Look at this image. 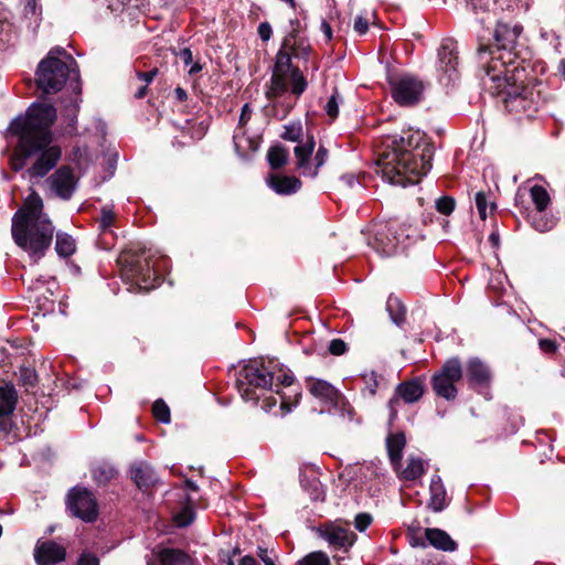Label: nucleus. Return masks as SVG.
I'll use <instances>...</instances> for the list:
<instances>
[{
	"label": "nucleus",
	"mask_w": 565,
	"mask_h": 565,
	"mask_svg": "<svg viewBox=\"0 0 565 565\" xmlns=\"http://www.w3.org/2000/svg\"><path fill=\"white\" fill-rule=\"evenodd\" d=\"M77 179H38L36 184L46 193L68 200L77 188Z\"/></svg>",
	"instance_id": "nucleus-18"
},
{
	"label": "nucleus",
	"mask_w": 565,
	"mask_h": 565,
	"mask_svg": "<svg viewBox=\"0 0 565 565\" xmlns=\"http://www.w3.org/2000/svg\"><path fill=\"white\" fill-rule=\"evenodd\" d=\"M167 262L163 256L154 259L153 256L145 253L136 254L131 252L122 253L117 259L121 278L127 284H131L135 290L154 288L158 279L157 273L166 267Z\"/></svg>",
	"instance_id": "nucleus-6"
},
{
	"label": "nucleus",
	"mask_w": 565,
	"mask_h": 565,
	"mask_svg": "<svg viewBox=\"0 0 565 565\" xmlns=\"http://www.w3.org/2000/svg\"><path fill=\"white\" fill-rule=\"evenodd\" d=\"M361 379L363 381V388L362 393L363 395H369L373 397L376 394L377 387H379V375L375 371H371L369 373H363L361 375Z\"/></svg>",
	"instance_id": "nucleus-39"
},
{
	"label": "nucleus",
	"mask_w": 565,
	"mask_h": 565,
	"mask_svg": "<svg viewBox=\"0 0 565 565\" xmlns=\"http://www.w3.org/2000/svg\"><path fill=\"white\" fill-rule=\"evenodd\" d=\"M317 533L335 551H348L356 540L353 532L332 523L320 525L317 527Z\"/></svg>",
	"instance_id": "nucleus-15"
},
{
	"label": "nucleus",
	"mask_w": 565,
	"mask_h": 565,
	"mask_svg": "<svg viewBox=\"0 0 565 565\" xmlns=\"http://www.w3.org/2000/svg\"><path fill=\"white\" fill-rule=\"evenodd\" d=\"M108 2V8L115 12H122L131 2V0H106Z\"/></svg>",
	"instance_id": "nucleus-60"
},
{
	"label": "nucleus",
	"mask_w": 565,
	"mask_h": 565,
	"mask_svg": "<svg viewBox=\"0 0 565 565\" xmlns=\"http://www.w3.org/2000/svg\"><path fill=\"white\" fill-rule=\"evenodd\" d=\"M424 392V382L419 377L399 383L395 388L394 396L388 401L391 417L397 416L395 405L399 403V399H403L406 404H413L423 397Z\"/></svg>",
	"instance_id": "nucleus-14"
},
{
	"label": "nucleus",
	"mask_w": 565,
	"mask_h": 565,
	"mask_svg": "<svg viewBox=\"0 0 565 565\" xmlns=\"http://www.w3.org/2000/svg\"><path fill=\"white\" fill-rule=\"evenodd\" d=\"M65 548L53 542H39L34 550V558L38 565H55L65 559Z\"/></svg>",
	"instance_id": "nucleus-17"
},
{
	"label": "nucleus",
	"mask_w": 565,
	"mask_h": 565,
	"mask_svg": "<svg viewBox=\"0 0 565 565\" xmlns=\"http://www.w3.org/2000/svg\"><path fill=\"white\" fill-rule=\"evenodd\" d=\"M117 162H118V153L114 152V153H109L107 156L106 172L108 174L113 175L115 173Z\"/></svg>",
	"instance_id": "nucleus-64"
},
{
	"label": "nucleus",
	"mask_w": 565,
	"mask_h": 565,
	"mask_svg": "<svg viewBox=\"0 0 565 565\" xmlns=\"http://www.w3.org/2000/svg\"><path fill=\"white\" fill-rule=\"evenodd\" d=\"M307 87L306 78L299 74L298 72H294L292 74V84H291V93L294 95H301Z\"/></svg>",
	"instance_id": "nucleus-50"
},
{
	"label": "nucleus",
	"mask_w": 565,
	"mask_h": 565,
	"mask_svg": "<svg viewBox=\"0 0 565 565\" xmlns=\"http://www.w3.org/2000/svg\"><path fill=\"white\" fill-rule=\"evenodd\" d=\"M456 207V200L450 195H443L435 201V209L443 215H450Z\"/></svg>",
	"instance_id": "nucleus-43"
},
{
	"label": "nucleus",
	"mask_w": 565,
	"mask_h": 565,
	"mask_svg": "<svg viewBox=\"0 0 565 565\" xmlns=\"http://www.w3.org/2000/svg\"><path fill=\"white\" fill-rule=\"evenodd\" d=\"M247 115V103L241 108V117L238 126L235 128L233 134V148L237 158L245 162L247 153V129L244 125L245 116Z\"/></svg>",
	"instance_id": "nucleus-23"
},
{
	"label": "nucleus",
	"mask_w": 565,
	"mask_h": 565,
	"mask_svg": "<svg viewBox=\"0 0 565 565\" xmlns=\"http://www.w3.org/2000/svg\"><path fill=\"white\" fill-rule=\"evenodd\" d=\"M369 24H370V21H369L367 14L366 13L359 14L354 19L353 29L356 33H359L360 35H363L369 31Z\"/></svg>",
	"instance_id": "nucleus-53"
},
{
	"label": "nucleus",
	"mask_w": 565,
	"mask_h": 565,
	"mask_svg": "<svg viewBox=\"0 0 565 565\" xmlns=\"http://www.w3.org/2000/svg\"><path fill=\"white\" fill-rule=\"evenodd\" d=\"M327 158H328V150L323 146H320L315 154V158H313V162H315L313 174L318 173L319 168L326 163Z\"/></svg>",
	"instance_id": "nucleus-55"
},
{
	"label": "nucleus",
	"mask_w": 565,
	"mask_h": 565,
	"mask_svg": "<svg viewBox=\"0 0 565 565\" xmlns=\"http://www.w3.org/2000/svg\"><path fill=\"white\" fill-rule=\"evenodd\" d=\"M286 49H289L291 54L296 57H308L311 50L307 41L300 35L292 38L290 45H288Z\"/></svg>",
	"instance_id": "nucleus-40"
},
{
	"label": "nucleus",
	"mask_w": 565,
	"mask_h": 565,
	"mask_svg": "<svg viewBox=\"0 0 565 565\" xmlns=\"http://www.w3.org/2000/svg\"><path fill=\"white\" fill-rule=\"evenodd\" d=\"M153 416L161 423L168 424L170 422V409L168 405L162 401L158 399L152 406Z\"/></svg>",
	"instance_id": "nucleus-46"
},
{
	"label": "nucleus",
	"mask_w": 565,
	"mask_h": 565,
	"mask_svg": "<svg viewBox=\"0 0 565 565\" xmlns=\"http://www.w3.org/2000/svg\"><path fill=\"white\" fill-rule=\"evenodd\" d=\"M117 475V470L110 465L97 466L93 469V478L99 484H105Z\"/></svg>",
	"instance_id": "nucleus-38"
},
{
	"label": "nucleus",
	"mask_w": 565,
	"mask_h": 565,
	"mask_svg": "<svg viewBox=\"0 0 565 565\" xmlns=\"http://www.w3.org/2000/svg\"><path fill=\"white\" fill-rule=\"evenodd\" d=\"M290 25H291V30L288 32V34L284 39V47H287L288 45H290L292 38H297V35H299V32H300L301 24L298 19L290 20Z\"/></svg>",
	"instance_id": "nucleus-56"
},
{
	"label": "nucleus",
	"mask_w": 565,
	"mask_h": 565,
	"mask_svg": "<svg viewBox=\"0 0 565 565\" xmlns=\"http://www.w3.org/2000/svg\"><path fill=\"white\" fill-rule=\"evenodd\" d=\"M18 403V392L11 384L0 386V418L13 414Z\"/></svg>",
	"instance_id": "nucleus-26"
},
{
	"label": "nucleus",
	"mask_w": 565,
	"mask_h": 565,
	"mask_svg": "<svg viewBox=\"0 0 565 565\" xmlns=\"http://www.w3.org/2000/svg\"><path fill=\"white\" fill-rule=\"evenodd\" d=\"M391 94L399 106H414L423 97L425 85L413 75L390 78Z\"/></svg>",
	"instance_id": "nucleus-9"
},
{
	"label": "nucleus",
	"mask_w": 565,
	"mask_h": 565,
	"mask_svg": "<svg viewBox=\"0 0 565 565\" xmlns=\"http://www.w3.org/2000/svg\"><path fill=\"white\" fill-rule=\"evenodd\" d=\"M300 484L312 501H324L326 492L318 478L310 479L305 475H300Z\"/></svg>",
	"instance_id": "nucleus-31"
},
{
	"label": "nucleus",
	"mask_w": 565,
	"mask_h": 565,
	"mask_svg": "<svg viewBox=\"0 0 565 565\" xmlns=\"http://www.w3.org/2000/svg\"><path fill=\"white\" fill-rule=\"evenodd\" d=\"M268 188L279 195H290L301 188L300 179H266Z\"/></svg>",
	"instance_id": "nucleus-29"
},
{
	"label": "nucleus",
	"mask_w": 565,
	"mask_h": 565,
	"mask_svg": "<svg viewBox=\"0 0 565 565\" xmlns=\"http://www.w3.org/2000/svg\"><path fill=\"white\" fill-rule=\"evenodd\" d=\"M386 311L394 324L402 328L406 321V307L396 296H388L386 301Z\"/></svg>",
	"instance_id": "nucleus-30"
},
{
	"label": "nucleus",
	"mask_w": 565,
	"mask_h": 565,
	"mask_svg": "<svg viewBox=\"0 0 565 565\" xmlns=\"http://www.w3.org/2000/svg\"><path fill=\"white\" fill-rule=\"evenodd\" d=\"M530 196L535 206V210H546L551 203V198L547 190L542 185H533L530 188Z\"/></svg>",
	"instance_id": "nucleus-35"
},
{
	"label": "nucleus",
	"mask_w": 565,
	"mask_h": 565,
	"mask_svg": "<svg viewBox=\"0 0 565 565\" xmlns=\"http://www.w3.org/2000/svg\"><path fill=\"white\" fill-rule=\"evenodd\" d=\"M540 349L547 354H553L557 350V344L554 340L551 339H541L539 341Z\"/></svg>",
	"instance_id": "nucleus-61"
},
{
	"label": "nucleus",
	"mask_w": 565,
	"mask_h": 565,
	"mask_svg": "<svg viewBox=\"0 0 565 565\" xmlns=\"http://www.w3.org/2000/svg\"><path fill=\"white\" fill-rule=\"evenodd\" d=\"M56 119V109L51 104L32 103L24 115L13 118L7 132L17 139L10 163L18 172L26 166V160L38 156L29 168L30 177H45L61 159L62 150L51 145L53 140L52 126Z\"/></svg>",
	"instance_id": "nucleus-1"
},
{
	"label": "nucleus",
	"mask_w": 565,
	"mask_h": 565,
	"mask_svg": "<svg viewBox=\"0 0 565 565\" xmlns=\"http://www.w3.org/2000/svg\"><path fill=\"white\" fill-rule=\"evenodd\" d=\"M372 515L365 512L359 513L354 519V526L358 531H365L372 523Z\"/></svg>",
	"instance_id": "nucleus-52"
},
{
	"label": "nucleus",
	"mask_w": 565,
	"mask_h": 565,
	"mask_svg": "<svg viewBox=\"0 0 565 565\" xmlns=\"http://www.w3.org/2000/svg\"><path fill=\"white\" fill-rule=\"evenodd\" d=\"M257 556L265 565H276L277 554L274 548L258 546Z\"/></svg>",
	"instance_id": "nucleus-47"
},
{
	"label": "nucleus",
	"mask_w": 565,
	"mask_h": 565,
	"mask_svg": "<svg viewBox=\"0 0 565 565\" xmlns=\"http://www.w3.org/2000/svg\"><path fill=\"white\" fill-rule=\"evenodd\" d=\"M76 565H99V559L90 553H83Z\"/></svg>",
	"instance_id": "nucleus-63"
},
{
	"label": "nucleus",
	"mask_w": 565,
	"mask_h": 565,
	"mask_svg": "<svg viewBox=\"0 0 565 565\" xmlns=\"http://www.w3.org/2000/svg\"><path fill=\"white\" fill-rule=\"evenodd\" d=\"M67 508L71 513L86 522L97 518V502L94 494L85 488H74L68 493Z\"/></svg>",
	"instance_id": "nucleus-13"
},
{
	"label": "nucleus",
	"mask_w": 565,
	"mask_h": 565,
	"mask_svg": "<svg viewBox=\"0 0 565 565\" xmlns=\"http://www.w3.org/2000/svg\"><path fill=\"white\" fill-rule=\"evenodd\" d=\"M257 34L263 42L269 41L273 34L271 25L268 22H262L258 25Z\"/></svg>",
	"instance_id": "nucleus-58"
},
{
	"label": "nucleus",
	"mask_w": 565,
	"mask_h": 565,
	"mask_svg": "<svg viewBox=\"0 0 565 565\" xmlns=\"http://www.w3.org/2000/svg\"><path fill=\"white\" fill-rule=\"evenodd\" d=\"M302 137L303 130L300 122H292L284 127L281 138L298 143L294 149L297 166L299 168H307L310 163L316 142L313 136L308 135L306 140Z\"/></svg>",
	"instance_id": "nucleus-10"
},
{
	"label": "nucleus",
	"mask_w": 565,
	"mask_h": 565,
	"mask_svg": "<svg viewBox=\"0 0 565 565\" xmlns=\"http://www.w3.org/2000/svg\"><path fill=\"white\" fill-rule=\"evenodd\" d=\"M462 376L463 370L460 359L457 356L450 358L433 374L430 379L431 388L438 397L452 402L458 395L456 383Z\"/></svg>",
	"instance_id": "nucleus-8"
},
{
	"label": "nucleus",
	"mask_w": 565,
	"mask_h": 565,
	"mask_svg": "<svg viewBox=\"0 0 565 565\" xmlns=\"http://www.w3.org/2000/svg\"><path fill=\"white\" fill-rule=\"evenodd\" d=\"M55 227L44 212L42 198L32 189L11 220V235L15 245L33 262H39L49 250Z\"/></svg>",
	"instance_id": "nucleus-3"
},
{
	"label": "nucleus",
	"mask_w": 565,
	"mask_h": 565,
	"mask_svg": "<svg viewBox=\"0 0 565 565\" xmlns=\"http://www.w3.org/2000/svg\"><path fill=\"white\" fill-rule=\"evenodd\" d=\"M297 565H331L329 556L321 551L311 552L297 562Z\"/></svg>",
	"instance_id": "nucleus-41"
},
{
	"label": "nucleus",
	"mask_w": 565,
	"mask_h": 565,
	"mask_svg": "<svg viewBox=\"0 0 565 565\" xmlns=\"http://www.w3.org/2000/svg\"><path fill=\"white\" fill-rule=\"evenodd\" d=\"M414 143V137H394L387 145L390 151L379 154L376 164L382 177H426L433 168L435 147L420 138Z\"/></svg>",
	"instance_id": "nucleus-4"
},
{
	"label": "nucleus",
	"mask_w": 565,
	"mask_h": 565,
	"mask_svg": "<svg viewBox=\"0 0 565 565\" xmlns=\"http://www.w3.org/2000/svg\"><path fill=\"white\" fill-rule=\"evenodd\" d=\"M439 70L448 75L449 78L457 72L458 66V49L457 43L452 40H445L439 50Z\"/></svg>",
	"instance_id": "nucleus-20"
},
{
	"label": "nucleus",
	"mask_w": 565,
	"mask_h": 565,
	"mask_svg": "<svg viewBox=\"0 0 565 565\" xmlns=\"http://www.w3.org/2000/svg\"><path fill=\"white\" fill-rule=\"evenodd\" d=\"M425 468L424 462L420 458L411 457L407 460L406 467L401 472L403 479L407 481H413L424 475Z\"/></svg>",
	"instance_id": "nucleus-34"
},
{
	"label": "nucleus",
	"mask_w": 565,
	"mask_h": 565,
	"mask_svg": "<svg viewBox=\"0 0 565 565\" xmlns=\"http://www.w3.org/2000/svg\"><path fill=\"white\" fill-rule=\"evenodd\" d=\"M307 387L311 395L326 404L337 405L341 397L339 390L324 380L309 377Z\"/></svg>",
	"instance_id": "nucleus-19"
},
{
	"label": "nucleus",
	"mask_w": 565,
	"mask_h": 565,
	"mask_svg": "<svg viewBox=\"0 0 565 565\" xmlns=\"http://www.w3.org/2000/svg\"><path fill=\"white\" fill-rule=\"evenodd\" d=\"M529 223L531 226L541 233L548 232L556 226L557 218L547 213L546 210H535L529 215Z\"/></svg>",
	"instance_id": "nucleus-27"
},
{
	"label": "nucleus",
	"mask_w": 565,
	"mask_h": 565,
	"mask_svg": "<svg viewBox=\"0 0 565 565\" xmlns=\"http://www.w3.org/2000/svg\"><path fill=\"white\" fill-rule=\"evenodd\" d=\"M158 558L161 565H193L191 557L178 548H162Z\"/></svg>",
	"instance_id": "nucleus-28"
},
{
	"label": "nucleus",
	"mask_w": 565,
	"mask_h": 565,
	"mask_svg": "<svg viewBox=\"0 0 565 565\" xmlns=\"http://www.w3.org/2000/svg\"><path fill=\"white\" fill-rule=\"evenodd\" d=\"M17 32L6 14L3 18H0V50H6L13 44Z\"/></svg>",
	"instance_id": "nucleus-33"
},
{
	"label": "nucleus",
	"mask_w": 565,
	"mask_h": 565,
	"mask_svg": "<svg viewBox=\"0 0 565 565\" xmlns=\"http://www.w3.org/2000/svg\"><path fill=\"white\" fill-rule=\"evenodd\" d=\"M399 231L401 225L395 222H388L381 225L375 233L374 241L372 243L373 248L382 256L388 257L395 255L405 238L408 237H403Z\"/></svg>",
	"instance_id": "nucleus-12"
},
{
	"label": "nucleus",
	"mask_w": 565,
	"mask_h": 565,
	"mask_svg": "<svg viewBox=\"0 0 565 565\" xmlns=\"http://www.w3.org/2000/svg\"><path fill=\"white\" fill-rule=\"evenodd\" d=\"M267 160L273 169H279L288 160V150L282 146L270 147L267 152Z\"/></svg>",
	"instance_id": "nucleus-36"
},
{
	"label": "nucleus",
	"mask_w": 565,
	"mask_h": 565,
	"mask_svg": "<svg viewBox=\"0 0 565 565\" xmlns=\"http://www.w3.org/2000/svg\"><path fill=\"white\" fill-rule=\"evenodd\" d=\"M324 110L327 115L331 119H335L339 114V94L335 89L334 93L330 96L329 100L327 102L324 106Z\"/></svg>",
	"instance_id": "nucleus-48"
},
{
	"label": "nucleus",
	"mask_w": 565,
	"mask_h": 565,
	"mask_svg": "<svg viewBox=\"0 0 565 565\" xmlns=\"http://www.w3.org/2000/svg\"><path fill=\"white\" fill-rule=\"evenodd\" d=\"M116 214L109 206H103L100 210L99 228L103 232L108 231L115 223Z\"/></svg>",
	"instance_id": "nucleus-44"
},
{
	"label": "nucleus",
	"mask_w": 565,
	"mask_h": 565,
	"mask_svg": "<svg viewBox=\"0 0 565 565\" xmlns=\"http://www.w3.org/2000/svg\"><path fill=\"white\" fill-rule=\"evenodd\" d=\"M35 82L38 88L44 94L57 93L67 85L72 97L65 107L70 115L76 117L79 107L81 84L77 63L71 54L61 46L51 49L46 57L38 65Z\"/></svg>",
	"instance_id": "nucleus-5"
},
{
	"label": "nucleus",
	"mask_w": 565,
	"mask_h": 565,
	"mask_svg": "<svg viewBox=\"0 0 565 565\" xmlns=\"http://www.w3.org/2000/svg\"><path fill=\"white\" fill-rule=\"evenodd\" d=\"M391 185H399L402 188H407L408 185L417 184L420 179H384Z\"/></svg>",
	"instance_id": "nucleus-62"
},
{
	"label": "nucleus",
	"mask_w": 565,
	"mask_h": 565,
	"mask_svg": "<svg viewBox=\"0 0 565 565\" xmlns=\"http://www.w3.org/2000/svg\"><path fill=\"white\" fill-rule=\"evenodd\" d=\"M55 250L60 257L66 258L72 256L76 250V242L67 233L57 232L56 233V242H55Z\"/></svg>",
	"instance_id": "nucleus-32"
},
{
	"label": "nucleus",
	"mask_w": 565,
	"mask_h": 565,
	"mask_svg": "<svg viewBox=\"0 0 565 565\" xmlns=\"http://www.w3.org/2000/svg\"><path fill=\"white\" fill-rule=\"evenodd\" d=\"M20 379L22 383L26 386H34L36 383V374L31 369H21L20 371Z\"/></svg>",
	"instance_id": "nucleus-57"
},
{
	"label": "nucleus",
	"mask_w": 565,
	"mask_h": 565,
	"mask_svg": "<svg viewBox=\"0 0 565 565\" xmlns=\"http://www.w3.org/2000/svg\"><path fill=\"white\" fill-rule=\"evenodd\" d=\"M475 202H476V206H477L480 218L482 221H484L487 218V206H488L486 193L483 191L477 192L476 196H475Z\"/></svg>",
	"instance_id": "nucleus-51"
},
{
	"label": "nucleus",
	"mask_w": 565,
	"mask_h": 565,
	"mask_svg": "<svg viewBox=\"0 0 565 565\" xmlns=\"http://www.w3.org/2000/svg\"><path fill=\"white\" fill-rule=\"evenodd\" d=\"M247 364H242L238 376L235 380V386L243 401L247 398Z\"/></svg>",
	"instance_id": "nucleus-45"
},
{
	"label": "nucleus",
	"mask_w": 565,
	"mask_h": 565,
	"mask_svg": "<svg viewBox=\"0 0 565 565\" xmlns=\"http://www.w3.org/2000/svg\"><path fill=\"white\" fill-rule=\"evenodd\" d=\"M23 15L30 20V25L34 24L36 28L40 23V12L38 10L36 0H23Z\"/></svg>",
	"instance_id": "nucleus-42"
},
{
	"label": "nucleus",
	"mask_w": 565,
	"mask_h": 565,
	"mask_svg": "<svg viewBox=\"0 0 565 565\" xmlns=\"http://www.w3.org/2000/svg\"><path fill=\"white\" fill-rule=\"evenodd\" d=\"M406 445L405 434L399 431L396 434H390L386 438V449L391 463L395 469L401 465L403 457V450Z\"/></svg>",
	"instance_id": "nucleus-25"
},
{
	"label": "nucleus",
	"mask_w": 565,
	"mask_h": 565,
	"mask_svg": "<svg viewBox=\"0 0 565 565\" xmlns=\"http://www.w3.org/2000/svg\"><path fill=\"white\" fill-rule=\"evenodd\" d=\"M466 377L469 387L481 393L482 390L490 386L492 374L487 364L478 358H472L467 363Z\"/></svg>",
	"instance_id": "nucleus-16"
},
{
	"label": "nucleus",
	"mask_w": 565,
	"mask_h": 565,
	"mask_svg": "<svg viewBox=\"0 0 565 565\" xmlns=\"http://www.w3.org/2000/svg\"><path fill=\"white\" fill-rule=\"evenodd\" d=\"M448 507L447 492L439 475H434L429 484L427 508L433 512H441Z\"/></svg>",
	"instance_id": "nucleus-21"
},
{
	"label": "nucleus",
	"mask_w": 565,
	"mask_h": 565,
	"mask_svg": "<svg viewBox=\"0 0 565 565\" xmlns=\"http://www.w3.org/2000/svg\"><path fill=\"white\" fill-rule=\"evenodd\" d=\"M328 349L332 355H342L347 352L348 345L342 339H333L330 341Z\"/></svg>",
	"instance_id": "nucleus-54"
},
{
	"label": "nucleus",
	"mask_w": 565,
	"mask_h": 565,
	"mask_svg": "<svg viewBox=\"0 0 565 565\" xmlns=\"http://www.w3.org/2000/svg\"><path fill=\"white\" fill-rule=\"evenodd\" d=\"M487 76L499 82L498 87L504 93V107L515 116L532 117L543 106L542 83L536 78L529 79L525 65L515 63L512 58L503 61L499 56L489 62Z\"/></svg>",
	"instance_id": "nucleus-2"
},
{
	"label": "nucleus",
	"mask_w": 565,
	"mask_h": 565,
	"mask_svg": "<svg viewBox=\"0 0 565 565\" xmlns=\"http://www.w3.org/2000/svg\"><path fill=\"white\" fill-rule=\"evenodd\" d=\"M274 373L262 361L249 359V401L266 413L277 405L273 395Z\"/></svg>",
	"instance_id": "nucleus-7"
},
{
	"label": "nucleus",
	"mask_w": 565,
	"mask_h": 565,
	"mask_svg": "<svg viewBox=\"0 0 565 565\" xmlns=\"http://www.w3.org/2000/svg\"><path fill=\"white\" fill-rule=\"evenodd\" d=\"M130 473L137 487L142 491H147L154 486L158 480L153 468L146 461L134 463Z\"/></svg>",
	"instance_id": "nucleus-22"
},
{
	"label": "nucleus",
	"mask_w": 565,
	"mask_h": 565,
	"mask_svg": "<svg viewBox=\"0 0 565 565\" xmlns=\"http://www.w3.org/2000/svg\"><path fill=\"white\" fill-rule=\"evenodd\" d=\"M355 184L366 188L365 183H361V179H340V184L337 189L343 192L345 190L353 189Z\"/></svg>",
	"instance_id": "nucleus-59"
},
{
	"label": "nucleus",
	"mask_w": 565,
	"mask_h": 565,
	"mask_svg": "<svg viewBox=\"0 0 565 565\" xmlns=\"http://www.w3.org/2000/svg\"><path fill=\"white\" fill-rule=\"evenodd\" d=\"M521 32V25H511L510 23L499 21L493 34L498 55L492 56L491 61L502 55L503 61L512 58L515 63H522V65H524V61H518L516 55L512 52Z\"/></svg>",
	"instance_id": "nucleus-11"
},
{
	"label": "nucleus",
	"mask_w": 565,
	"mask_h": 565,
	"mask_svg": "<svg viewBox=\"0 0 565 565\" xmlns=\"http://www.w3.org/2000/svg\"><path fill=\"white\" fill-rule=\"evenodd\" d=\"M425 537L431 546L444 552H455L458 548V544L454 541L450 535L437 527H427L425 530Z\"/></svg>",
	"instance_id": "nucleus-24"
},
{
	"label": "nucleus",
	"mask_w": 565,
	"mask_h": 565,
	"mask_svg": "<svg viewBox=\"0 0 565 565\" xmlns=\"http://www.w3.org/2000/svg\"><path fill=\"white\" fill-rule=\"evenodd\" d=\"M193 518H194V513H193L192 509L189 507H185L184 509H182L181 512L175 514L174 521L179 526L184 527L192 523Z\"/></svg>",
	"instance_id": "nucleus-49"
},
{
	"label": "nucleus",
	"mask_w": 565,
	"mask_h": 565,
	"mask_svg": "<svg viewBox=\"0 0 565 565\" xmlns=\"http://www.w3.org/2000/svg\"><path fill=\"white\" fill-rule=\"evenodd\" d=\"M335 411L339 413L340 418L347 424H359L360 417L356 415L354 407L348 402H341L334 405Z\"/></svg>",
	"instance_id": "nucleus-37"
}]
</instances>
